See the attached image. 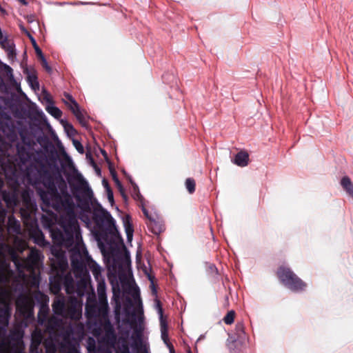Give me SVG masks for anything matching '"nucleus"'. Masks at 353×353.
I'll list each match as a JSON object with an SVG mask.
<instances>
[{"instance_id": "f03ea898", "label": "nucleus", "mask_w": 353, "mask_h": 353, "mask_svg": "<svg viewBox=\"0 0 353 353\" xmlns=\"http://www.w3.org/2000/svg\"><path fill=\"white\" fill-rule=\"evenodd\" d=\"M58 163L59 161H56V167H54L52 163H50L48 165V170L50 171L54 176V181L57 188L59 190V193L65 194L68 192V183L73 196L76 199L77 206L83 210L90 209V203L93 192L88 183L82 179L80 174L74 175L65 172L66 182L61 174Z\"/></svg>"}, {"instance_id": "2f4dec72", "label": "nucleus", "mask_w": 353, "mask_h": 353, "mask_svg": "<svg viewBox=\"0 0 353 353\" xmlns=\"http://www.w3.org/2000/svg\"><path fill=\"white\" fill-rule=\"evenodd\" d=\"M97 294L99 300L108 302L105 279L97 282Z\"/></svg>"}, {"instance_id": "49530a36", "label": "nucleus", "mask_w": 353, "mask_h": 353, "mask_svg": "<svg viewBox=\"0 0 353 353\" xmlns=\"http://www.w3.org/2000/svg\"><path fill=\"white\" fill-rule=\"evenodd\" d=\"M235 312L234 310L229 311L223 319L224 323L230 325L234 322Z\"/></svg>"}, {"instance_id": "4468645a", "label": "nucleus", "mask_w": 353, "mask_h": 353, "mask_svg": "<svg viewBox=\"0 0 353 353\" xmlns=\"http://www.w3.org/2000/svg\"><path fill=\"white\" fill-rule=\"evenodd\" d=\"M64 97L65 99H63V103L69 108L81 126L83 128H87V122L78 103L69 93L64 92Z\"/></svg>"}, {"instance_id": "c03bdc74", "label": "nucleus", "mask_w": 353, "mask_h": 353, "mask_svg": "<svg viewBox=\"0 0 353 353\" xmlns=\"http://www.w3.org/2000/svg\"><path fill=\"white\" fill-rule=\"evenodd\" d=\"M195 181L192 178H188L185 180V188L190 194H192L195 191Z\"/></svg>"}, {"instance_id": "603ef678", "label": "nucleus", "mask_w": 353, "mask_h": 353, "mask_svg": "<svg viewBox=\"0 0 353 353\" xmlns=\"http://www.w3.org/2000/svg\"><path fill=\"white\" fill-rule=\"evenodd\" d=\"M3 68L6 71V72L7 73V74L9 76L10 79H14L12 68L10 65H8L6 63L3 65Z\"/></svg>"}, {"instance_id": "20e7f679", "label": "nucleus", "mask_w": 353, "mask_h": 353, "mask_svg": "<svg viewBox=\"0 0 353 353\" xmlns=\"http://www.w3.org/2000/svg\"><path fill=\"white\" fill-rule=\"evenodd\" d=\"M61 226L63 230L53 228L50 231L51 238L55 244L70 248L73 245L74 241H82L80 225L73 212L62 219Z\"/></svg>"}, {"instance_id": "2eb2a0df", "label": "nucleus", "mask_w": 353, "mask_h": 353, "mask_svg": "<svg viewBox=\"0 0 353 353\" xmlns=\"http://www.w3.org/2000/svg\"><path fill=\"white\" fill-rule=\"evenodd\" d=\"M29 119V128L32 137H34L39 134H42L43 132V129L41 126V121H43L48 128H51V126L48 122L44 114L43 115L34 114Z\"/></svg>"}, {"instance_id": "473e14b6", "label": "nucleus", "mask_w": 353, "mask_h": 353, "mask_svg": "<svg viewBox=\"0 0 353 353\" xmlns=\"http://www.w3.org/2000/svg\"><path fill=\"white\" fill-rule=\"evenodd\" d=\"M88 265L97 282L100 281L101 279H104L101 274V268L99 264L92 259Z\"/></svg>"}, {"instance_id": "7c9ffc66", "label": "nucleus", "mask_w": 353, "mask_h": 353, "mask_svg": "<svg viewBox=\"0 0 353 353\" xmlns=\"http://www.w3.org/2000/svg\"><path fill=\"white\" fill-rule=\"evenodd\" d=\"M234 335L233 341H243L246 338L244 325L242 322H238L236 324L234 330Z\"/></svg>"}, {"instance_id": "dca6fc26", "label": "nucleus", "mask_w": 353, "mask_h": 353, "mask_svg": "<svg viewBox=\"0 0 353 353\" xmlns=\"http://www.w3.org/2000/svg\"><path fill=\"white\" fill-rule=\"evenodd\" d=\"M17 124L18 126H16L13 123H6L2 128L4 135L12 143L18 140L20 128L23 125L22 121H18Z\"/></svg>"}, {"instance_id": "a878e982", "label": "nucleus", "mask_w": 353, "mask_h": 353, "mask_svg": "<svg viewBox=\"0 0 353 353\" xmlns=\"http://www.w3.org/2000/svg\"><path fill=\"white\" fill-rule=\"evenodd\" d=\"M150 231L157 235H159L165 230V226L161 220H157L155 217L150 219L148 223Z\"/></svg>"}, {"instance_id": "680f3d73", "label": "nucleus", "mask_w": 353, "mask_h": 353, "mask_svg": "<svg viewBox=\"0 0 353 353\" xmlns=\"http://www.w3.org/2000/svg\"><path fill=\"white\" fill-rule=\"evenodd\" d=\"M102 184H103V187H104V188L105 189L106 191L108 190L111 189V188H110V185L108 183V181L106 179H103L102 180Z\"/></svg>"}, {"instance_id": "ea45409f", "label": "nucleus", "mask_w": 353, "mask_h": 353, "mask_svg": "<svg viewBox=\"0 0 353 353\" xmlns=\"http://www.w3.org/2000/svg\"><path fill=\"white\" fill-rule=\"evenodd\" d=\"M109 170H110V174L112 176V178L113 181H114L117 188H121L122 183L119 181V179L117 176V172L115 171L114 167L112 166V163H110Z\"/></svg>"}, {"instance_id": "1a4fd4ad", "label": "nucleus", "mask_w": 353, "mask_h": 353, "mask_svg": "<svg viewBox=\"0 0 353 353\" xmlns=\"http://www.w3.org/2000/svg\"><path fill=\"white\" fill-rule=\"evenodd\" d=\"M0 169L3 171L6 179L12 185H19L23 181V172L14 162L8 159L0 158Z\"/></svg>"}, {"instance_id": "bb28decb", "label": "nucleus", "mask_w": 353, "mask_h": 353, "mask_svg": "<svg viewBox=\"0 0 353 353\" xmlns=\"http://www.w3.org/2000/svg\"><path fill=\"white\" fill-rule=\"evenodd\" d=\"M19 135L21 139L22 145L31 147L32 144L34 143L31 133L26 126H21Z\"/></svg>"}, {"instance_id": "aec40b11", "label": "nucleus", "mask_w": 353, "mask_h": 353, "mask_svg": "<svg viewBox=\"0 0 353 353\" xmlns=\"http://www.w3.org/2000/svg\"><path fill=\"white\" fill-rule=\"evenodd\" d=\"M58 205L54 207V210H58L59 209H70L72 208L74 205L71 194L69 192L65 194H61L60 199L57 201Z\"/></svg>"}, {"instance_id": "3c124183", "label": "nucleus", "mask_w": 353, "mask_h": 353, "mask_svg": "<svg viewBox=\"0 0 353 353\" xmlns=\"http://www.w3.org/2000/svg\"><path fill=\"white\" fill-rule=\"evenodd\" d=\"M92 353H112V351L107 347L99 345L94 349Z\"/></svg>"}, {"instance_id": "774afa93", "label": "nucleus", "mask_w": 353, "mask_h": 353, "mask_svg": "<svg viewBox=\"0 0 353 353\" xmlns=\"http://www.w3.org/2000/svg\"><path fill=\"white\" fill-rule=\"evenodd\" d=\"M127 177L128 178L129 182L131 183V185H132V188H133L134 186V184H137V183L133 181V179H132V177L128 175Z\"/></svg>"}, {"instance_id": "cd10ccee", "label": "nucleus", "mask_w": 353, "mask_h": 353, "mask_svg": "<svg viewBox=\"0 0 353 353\" xmlns=\"http://www.w3.org/2000/svg\"><path fill=\"white\" fill-rule=\"evenodd\" d=\"M232 161L239 167H245L249 163V154L247 152L240 151L235 155Z\"/></svg>"}, {"instance_id": "f257e3e1", "label": "nucleus", "mask_w": 353, "mask_h": 353, "mask_svg": "<svg viewBox=\"0 0 353 353\" xmlns=\"http://www.w3.org/2000/svg\"><path fill=\"white\" fill-rule=\"evenodd\" d=\"M93 221L97 228L94 233V238L102 252H104L105 248L110 250L112 268H121L123 265H130V252L126 249L124 254L119 250V244L123 243V239L114 218L99 203L94 208Z\"/></svg>"}, {"instance_id": "a211bd4d", "label": "nucleus", "mask_w": 353, "mask_h": 353, "mask_svg": "<svg viewBox=\"0 0 353 353\" xmlns=\"http://www.w3.org/2000/svg\"><path fill=\"white\" fill-rule=\"evenodd\" d=\"M12 314V307L9 303H4L0 307V329L6 330Z\"/></svg>"}, {"instance_id": "79ce46f5", "label": "nucleus", "mask_w": 353, "mask_h": 353, "mask_svg": "<svg viewBox=\"0 0 353 353\" xmlns=\"http://www.w3.org/2000/svg\"><path fill=\"white\" fill-rule=\"evenodd\" d=\"M28 81L29 82L31 88L34 90L39 89V83L38 81L37 77L34 74H28Z\"/></svg>"}, {"instance_id": "39448f33", "label": "nucleus", "mask_w": 353, "mask_h": 353, "mask_svg": "<svg viewBox=\"0 0 353 353\" xmlns=\"http://www.w3.org/2000/svg\"><path fill=\"white\" fill-rule=\"evenodd\" d=\"M37 142L40 145L41 149L37 152V159L35 163L31 165L28 169L40 170V165H43L45 168H48L50 163H52L56 167V161H59L58 152L49 139L44 134H39L34 137Z\"/></svg>"}, {"instance_id": "4c0bfd02", "label": "nucleus", "mask_w": 353, "mask_h": 353, "mask_svg": "<svg viewBox=\"0 0 353 353\" xmlns=\"http://www.w3.org/2000/svg\"><path fill=\"white\" fill-rule=\"evenodd\" d=\"M161 339L166 345L170 344L168 339V323L166 321L160 322Z\"/></svg>"}, {"instance_id": "a18cd8bd", "label": "nucleus", "mask_w": 353, "mask_h": 353, "mask_svg": "<svg viewBox=\"0 0 353 353\" xmlns=\"http://www.w3.org/2000/svg\"><path fill=\"white\" fill-rule=\"evenodd\" d=\"M132 196L135 200L139 201L140 202H142L143 201V197L141 194L139 188L137 184H134V186L133 187Z\"/></svg>"}, {"instance_id": "7ed1b4c3", "label": "nucleus", "mask_w": 353, "mask_h": 353, "mask_svg": "<svg viewBox=\"0 0 353 353\" xmlns=\"http://www.w3.org/2000/svg\"><path fill=\"white\" fill-rule=\"evenodd\" d=\"M27 176L29 181L32 183H42L46 188V190H39V196L43 203L54 208L58 205L57 201L60 199V193L57 188L54 181V176L48 168L41 165L40 170L28 169Z\"/></svg>"}, {"instance_id": "f3484780", "label": "nucleus", "mask_w": 353, "mask_h": 353, "mask_svg": "<svg viewBox=\"0 0 353 353\" xmlns=\"http://www.w3.org/2000/svg\"><path fill=\"white\" fill-rule=\"evenodd\" d=\"M112 286V302L114 303V314L116 319H119L121 312V290L118 282L116 281L115 283L111 281Z\"/></svg>"}, {"instance_id": "4be33fe9", "label": "nucleus", "mask_w": 353, "mask_h": 353, "mask_svg": "<svg viewBox=\"0 0 353 353\" xmlns=\"http://www.w3.org/2000/svg\"><path fill=\"white\" fill-rule=\"evenodd\" d=\"M50 287L51 291L58 295L63 287L62 272L57 273L50 277Z\"/></svg>"}, {"instance_id": "13d9d810", "label": "nucleus", "mask_w": 353, "mask_h": 353, "mask_svg": "<svg viewBox=\"0 0 353 353\" xmlns=\"http://www.w3.org/2000/svg\"><path fill=\"white\" fill-rule=\"evenodd\" d=\"M26 34L30 39L32 46H36L37 44L35 39L33 37V36L28 30H26Z\"/></svg>"}, {"instance_id": "9d476101", "label": "nucleus", "mask_w": 353, "mask_h": 353, "mask_svg": "<svg viewBox=\"0 0 353 353\" xmlns=\"http://www.w3.org/2000/svg\"><path fill=\"white\" fill-rule=\"evenodd\" d=\"M6 103L9 106L14 117L21 120L30 119L34 114L43 115V112L38 110L35 104L34 106H27L19 100H8Z\"/></svg>"}, {"instance_id": "bf43d9fd", "label": "nucleus", "mask_w": 353, "mask_h": 353, "mask_svg": "<svg viewBox=\"0 0 353 353\" xmlns=\"http://www.w3.org/2000/svg\"><path fill=\"white\" fill-rule=\"evenodd\" d=\"M121 196L123 197V199L125 200V201H127L128 200V196L125 194V190L123 187V185H121V188H118Z\"/></svg>"}, {"instance_id": "c85d7f7f", "label": "nucleus", "mask_w": 353, "mask_h": 353, "mask_svg": "<svg viewBox=\"0 0 353 353\" xmlns=\"http://www.w3.org/2000/svg\"><path fill=\"white\" fill-rule=\"evenodd\" d=\"M49 307L46 302L40 304L39 310L37 315V323L40 325H43L48 318Z\"/></svg>"}, {"instance_id": "6ab92c4d", "label": "nucleus", "mask_w": 353, "mask_h": 353, "mask_svg": "<svg viewBox=\"0 0 353 353\" xmlns=\"http://www.w3.org/2000/svg\"><path fill=\"white\" fill-rule=\"evenodd\" d=\"M122 314L123 316V321L130 323L135 319V313L134 311L133 303L130 298H126L123 303V308L121 307Z\"/></svg>"}, {"instance_id": "4d7b16f0", "label": "nucleus", "mask_w": 353, "mask_h": 353, "mask_svg": "<svg viewBox=\"0 0 353 353\" xmlns=\"http://www.w3.org/2000/svg\"><path fill=\"white\" fill-rule=\"evenodd\" d=\"M59 4L61 5V6H63V5H66V4L76 6V5H85V4H88V3L82 2V1H76V2H70V3L63 2V3H59Z\"/></svg>"}, {"instance_id": "c9c22d12", "label": "nucleus", "mask_w": 353, "mask_h": 353, "mask_svg": "<svg viewBox=\"0 0 353 353\" xmlns=\"http://www.w3.org/2000/svg\"><path fill=\"white\" fill-rule=\"evenodd\" d=\"M5 49V50L8 52V56L9 57L16 56V52L14 49V44L12 41H8L6 37V41H3V43H0Z\"/></svg>"}, {"instance_id": "de8ad7c7", "label": "nucleus", "mask_w": 353, "mask_h": 353, "mask_svg": "<svg viewBox=\"0 0 353 353\" xmlns=\"http://www.w3.org/2000/svg\"><path fill=\"white\" fill-rule=\"evenodd\" d=\"M155 302H156V309H157V313L159 316L160 322L166 321L165 319L163 318V308L161 306V301L159 299H156Z\"/></svg>"}, {"instance_id": "5fc2aeb1", "label": "nucleus", "mask_w": 353, "mask_h": 353, "mask_svg": "<svg viewBox=\"0 0 353 353\" xmlns=\"http://www.w3.org/2000/svg\"><path fill=\"white\" fill-rule=\"evenodd\" d=\"M141 210H142V212H143V214L147 217V219L150 221V219H152L153 217H154V216L149 214V212L145 208L143 201L141 202Z\"/></svg>"}, {"instance_id": "72a5a7b5", "label": "nucleus", "mask_w": 353, "mask_h": 353, "mask_svg": "<svg viewBox=\"0 0 353 353\" xmlns=\"http://www.w3.org/2000/svg\"><path fill=\"white\" fill-rule=\"evenodd\" d=\"M33 48H34V51H35L37 55L38 56L39 59L41 60L43 67L46 69V70L48 73H51L52 68L48 65V61H47L41 49L39 48V46L37 44L36 46H33Z\"/></svg>"}, {"instance_id": "8fccbe9b", "label": "nucleus", "mask_w": 353, "mask_h": 353, "mask_svg": "<svg viewBox=\"0 0 353 353\" xmlns=\"http://www.w3.org/2000/svg\"><path fill=\"white\" fill-rule=\"evenodd\" d=\"M72 142H73V145H74V148H76V150L80 154H83L84 153V148H83V145L81 144V143L77 139H73Z\"/></svg>"}, {"instance_id": "5701e85b", "label": "nucleus", "mask_w": 353, "mask_h": 353, "mask_svg": "<svg viewBox=\"0 0 353 353\" xmlns=\"http://www.w3.org/2000/svg\"><path fill=\"white\" fill-rule=\"evenodd\" d=\"M29 146L22 145L20 143L17 145V155L22 164L26 163L31 159L32 154L30 152Z\"/></svg>"}, {"instance_id": "69168bd1", "label": "nucleus", "mask_w": 353, "mask_h": 353, "mask_svg": "<svg viewBox=\"0 0 353 353\" xmlns=\"http://www.w3.org/2000/svg\"><path fill=\"white\" fill-rule=\"evenodd\" d=\"M3 198L6 202H8L10 200V195L7 194L6 193L3 194Z\"/></svg>"}, {"instance_id": "b1692460", "label": "nucleus", "mask_w": 353, "mask_h": 353, "mask_svg": "<svg viewBox=\"0 0 353 353\" xmlns=\"http://www.w3.org/2000/svg\"><path fill=\"white\" fill-rule=\"evenodd\" d=\"M63 287L68 294H72L74 290L75 282L70 273L62 272Z\"/></svg>"}, {"instance_id": "f704fd0d", "label": "nucleus", "mask_w": 353, "mask_h": 353, "mask_svg": "<svg viewBox=\"0 0 353 353\" xmlns=\"http://www.w3.org/2000/svg\"><path fill=\"white\" fill-rule=\"evenodd\" d=\"M341 185L347 194L353 198V183L348 176H343L341 180Z\"/></svg>"}, {"instance_id": "393cba45", "label": "nucleus", "mask_w": 353, "mask_h": 353, "mask_svg": "<svg viewBox=\"0 0 353 353\" xmlns=\"http://www.w3.org/2000/svg\"><path fill=\"white\" fill-rule=\"evenodd\" d=\"M7 230L9 233L14 234L21 233V223L14 215H10L8 218Z\"/></svg>"}, {"instance_id": "58836bf2", "label": "nucleus", "mask_w": 353, "mask_h": 353, "mask_svg": "<svg viewBox=\"0 0 353 353\" xmlns=\"http://www.w3.org/2000/svg\"><path fill=\"white\" fill-rule=\"evenodd\" d=\"M50 103L52 102L50 101ZM46 110L48 112V113H50L55 119H59L62 115V112L61 111V110L57 107L53 105L52 103H51L50 105H48Z\"/></svg>"}, {"instance_id": "ddd939ff", "label": "nucleus", "mask_w": 353, "mask_h": 353, "mask_svg": "<svg viewBox=\"0 0 353 353\" xmlns=\"http://www.w3.org/2000/svg\"><path fill=\"white\" fill-rule=\"evenodd\" d=\"M77 281L74 285V290L72 295L76 296L78 298H82L85 294H88V289H93L91 285V277L90 272L83 273L75 275Z\"/></svg>"}, {"instance_id": "f8f14e48", "label": "nucleus", "mask_w": 353, "mask_h": 353, "mask_svg": "<svg viewBox=\"0 0 353 353\" xmlns=\"http://www.w3.org/2000/svg\"><path fill=\"white\" fill-rule=\"evenodd\" d=\"M85 314L88 318H105L108 314V303L96 300L85 304Z\"/></svg>"}, {"instance_id": "864d4df0", "label": "nucleus", "mask_w": 353, "mask_h": 353, "mask_svg": "<svg viewBox=\"0 0 353 353\" xmlns=\"http://www.w3.org/2000/svg\"><path fill=\"white\" fill-rule=\"evenodd\" d=\"M120 349L121 353H131L130 347L127 343H122Z\"/></svg>"}, {"instance_id": "6e6552de", "label": "nucleus", "mask_w": 353, "mask_h": 353, "mask_svg": "<svg viewBox=\"0 0 353 353\" xmlns=\"http://www.w3.org/2000/svg\"><path fill=\"white\" fill-rule=\"evenodd\" d=\"M277 275L281 282L293 292L304 291L307 287V284L288 267H280L278 269Z\"/></svg>"}, {"instance_id": "a19ab883", "label": "nucleus", "mask_w": 353, "mask_h": 353, "mask_svg": "<svg viewBox=\"0 0 353 353\" xmlns=\"http://www.w3.org/2000/svg\"><path fill=\"white\" fill-rule=\"evenodd\" d=\"M61 122L63 124V126L68 136H73L75 134L76 130L71 123H68L66 121H63V120H61Z\"/></svg>"}, {"instance_id": "e2e57ef3", "label": "nucleus", "mask_w": 353, "mask_h": 353, "mask_svg": "<svg viewBox=\"0 0 353 353\" xmlns=\"http://www.w3.org/2000/svg\"><path fill=\"white\" fill-rule=\"evenodd\" d=\"M101 152L102 155L104 157V158L105 159V160L108 161V164L110 165V163H111V162L108 159V154L105 152V150H101Z\"/></svg>"}, {"instance_id": "e433bc0d", "label": "nucleus", "mask_w": 353, "mask_h": 353, "mask_svg": "<svg viewBox=\"0 0 353 353\" xmlns=\"http://www.w3.org/2000/svg\"><path fill=\"white\" fill-rule=\"evenodd\" d=\"M32 238L34 239V243L39 245H44L46 243L44 235L39 228L33 231Z\"/></svg>"}, {"instance_id": "6e6d98bb", "label": "nucleus", "mask_w": 353, "mask_h": 353, "mask_svg": "<svg viewBox=\"0 0 353 353\" xmlns=\"http://www.w3.org/2000/svg\"><path fill=\"white\" fill-rule=\"evenodd\" d=\"M106 192H107V196H108V199L109 202L111 204H113L114 201V194H113V192H112V189L108 190L106 191Z\"/></svg>"}, {"instance_id": "0eeeda50", "label": "nucleus", "mask_w": 353, "mask_h": 353, "mask_svg": "<svg viewBox=\"0 0 353 353\" xmlns=\"http://www.w3.org/2000/svg\"><path fill=\"white\" fill-rule=\"evenodd\" d=\"M277 275L281 282L293 292L304 291L307 287V284L288 267H280L278 269Z\"/></svg>"}, {"instance_id": "412c9836", "label": "nucleus", "mask_w": 353, "mask_h": 353, "mask_svg": "<svg viewBox=\"0 0 353 353\" xmlns=\"http://www.w3.org/2000/svg\"><path fill=\"white\" fill-rule=\"evenodd\" d=\"M63 324V321L59 316H51L50 318L46 319V321L43 326L46 327V330L48 332H52L55 330L59 329L61 327Z\"/></svg>"}, {"instance_id": "423d86ee", "label": "nucleus", "mask_w": 353, "mask_h": 353, "mask_svg": "<svg viewBox=\"0 0 353 353\" xmlns=\"http://www.w3.org/2000/svg\"><path fill=\"white\" fill-rule=\"evenodd\" d=\"M52 310L54 315L61 318L77 319L81 314L77 298L71 297L67 301L62 294L56 295L53 299Z\"/></svg>"}, {"instance_id": "37998d69", "label": "nucleus", "mask_w": 353, "mask_h": 353, "mask_svg": "<svg viewBox=\"0 0 353 353\" xmlns=\"http://www.w3.org/2000/svg\"><path fill=\"white\" fill-rule=\"evenodd\" d=\"M45 349L46 353L57 352V345L52 341H46L45 342Z\"/></svg>"}, {"instance_id": "0e129e2a", "label": "nucleus", "mask_w": 353, "mask_h": 353, "mask_svg": "<svg viewBox=\"0 0 353 353\" xmlns=\"http://www.w3.org/2000/svg\"><path fill=\"white\" fill-rule=\"evenodd\" d=\"M169 348L170 353H175L173 345L170 343L168 345H166Z\"/></svg>"}, {"instance_id": "9b49d317", "label": "nucleus", "mask_w": 353, "mask_h": 353, "mask_svg": "<svg viewBox=\"0 0 353 353\" xmlns=\"http://www.w3.org/2000/svg\"><path fill=\"white\" fill-rule=\"evenodd\" d=\"M70 259L74 275L90 272L87 265H89L92 258L88 255L86 250L83 252L79 250H74L70 254Z\"/></svg>"}, {"instance_id": "c756f323", "label": "nucleus", "mask_w": 353, "mask_h": 353, "mask_svg": "<svg viewBox=\"0 0 353 353\" xmlns=\"http://www.w3.org/2000/svg\"><path fill=\"white\" fill-rule=\"evenodd\" d=\"M123 227L126 233L127 241L131 242L133 238L134 228L131 223V218L129 215H127L123 219Z\"/></svg>"}, {"instance_id": "09e8293b", "label": "nucleus", "mask_w": 353, "mask_h": 353, "mask_svg": "<svg viewBox=\"0 0 353 353\" xmlns=\"http://www.w3.org/2000/svg\"><path fill=\"white\" fill-rule=\"evenodd\" d=\"M105 337L108 341H110L112 344L116 341V335L112 330L107 331Z\"/></svg>"}, {"instance_id": "338daca9", "label": "nucleus", "mask_w": 353, "mask_h": 353, "mask_svg": "<svg viewBox=\"0 0 353 353\" xmlns=\"http://www.w3.org/2000/svg\"><path fill=\"white\" fill-rule=\"evenodd\" d=\"M89 156H90V163L92 164V165L93 167H97V164H96L94 160L93 159L92 155L89 154Z\"/></svg>"}, {"instance_id": "052dcab7", "label": "nucleus", "mask_w": 353, "mask_h": 353, "mask_svg": "<svg viewBox=\"0 0 353 353\" xmlns=\"http://www.w3.org/2000/svg\"><path fill=\"white\" fill-rule=\"evenodd\" d=\"M209 270L211 272L212 274H217L218 273V269L213 264H210L209 265Z\"/></svg>"}]
</instances>
